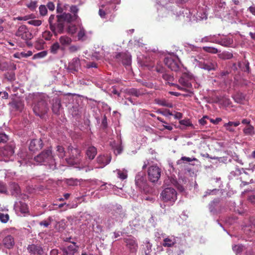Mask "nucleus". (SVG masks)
<instances>
[{
  "label": "nucleus",
  "mask_w": 255,
  "mask_h": 255,
  "mask_svg": "<svg viewBox=\"0 0 255 255\" xmlns=\"http://www.w3.org/2000/svg\"><path fill=\"white\" fill-rule=\"evenodd\" d=\"M79 10L77 6L73 5L70 8L71 13L63 12L57 15L51 14L49 16L48 19L49 27L55 36L64 33L66 23L77 20L79 18L78 15Z\"/></svg>",
  "instance_id": "obj_1"
},
{
  "label": "nucleus",
  "mask_w": 255,
  "mask_h": 255,
  "mask_svg": "<svg viewBox=\"0 0 255 255\" xmlns=\"http://www.w3.org/2000/svg\"><path fill=\"white\" fill-rule=\"evenodd\" d=\"M155 102L156 104L160 106H164L168 108L173 107V104L172 103L167 102L164 99H155Z\"/></svg>",
  "instance_id": "obj_26"
},
{
  "label": "nucleus",
  "mask_w": 255,
  "mask_h": 255,
  "mask_svg": "<svg viewBox=\"0 0 255 255\" xmlns=\"http://www.w3.org/2000/svg\"><path fill=\"white\" fill-rule=\"evenodd\" d=\"M61 107V101L59 98H56L53 100L52 110L55 114H58Z\"/></svg>",
  "instance_id": "obj_20"
},
{
  "label": "nucleus",
  "mask_w": 255,
  "mask_h": 255,
  "mask_svg": "<svg viewBox=\"0 0 255 255\" xmlns=\"http://www.w3.org/2000/svg\"><path fill=\"white\" fill-rule=\"evenodd\" d=\"M7 192L5 186L0 182V193H5Z\"/></svg>",
  "instance_id": "obj_61"
},
{
  "label": "nucleus",
  "mask_w": 255,
  "mask_h": 255,
  "mask_svg": "<svg viewBox=\"0 0 255 255\" xmlns=\"http://www.w3.org/2000/svg\"><path fill=\"white\" fill-rule=\"evenodd\" d=\"M125 216L124 212L123 211L122 207L119 205L117 207L116 210L113 214V217L108 218L107 221V225L108 228H111L114 226L116 222H121L123 217Z\"/></svg>",
  "instance_id": "obj_5"
},
{
  "label": "nucleus",
  "mask_w": 255,
  "mask_h": 255,
  "mask_svg": "<svg viewBox=\"0 0 255 255\" xmlns=\"http://www.w3.org/2000/svg\"><path fill=\"white\" fill-rule=\"evenodd\" d=\"M107 158L105 156L100 155L97 158V162L99 163L102 164L103 166L108 164L110 162L111 158L108 161H107Z\"/></svg>",
  "instance_id": "obj_32"
},
{
  "label": "nucleus",
  "mask_w": 255,
  "mask_h": 255,
  "mask_svg": "<svg viewBox=\"0 0 255 255\" xmlns=\"http://www.w3.org/2000/svg\"><path fill=\"white\" fill-rule=\"evenodd\" d=\"M28 23L30 25H34L35 26H38L41 24L42 22L40 20L33 19V20H31L28 21Z\"/></svg>",
  "instance_id": "obj_49"
},
{
  "label": "nucleus",
  "mask_w": 255,
  "mask_h": 255,
  "mask_svg": "<svg viewBox=\"0 0 255 255\" xmlns=\"http://www.w3.org/2000/svg\"><path fill=\"white\" fill-rule=\"evenodd\" d=\"M217 35H210L209 36H206L202 38L200 40V42L203 43L213 42L217 43Z\"/></svg>",
  "instance_id": "obj_23"
},
{
  "label": "nucleus",
  "mask_w": 255,
  "mask_h": 255,
  "mask_svg": "<svg viewBox=\"0 0 255 255\" xmlns=\"http://www.w3.org/2000/svg\"><path fill=\"white\" fill-rule=\"evenodd\" d=\"M59 40L60 43L63 46L69 45L72 42V39L66 35L61 36Z\"/></svg>",
  "instance_id": "obj_24"
},
{
  "label": "nucleus",
  "mask_w": 255,
  "mask_h": 255,
  "mask_svg": "<svg viewBox=\"0 0 255 255\" xmlns=\"http://www.w3.org/2000/svg\"><path fill=\"white\" fill-rule=\"evenodd\" d=\"M127 94L135 96L136 97H139L145 94V91L143 89H137L136 88H130L127 90Z\"/></svg>",
  "instance_id": "obj_18"
},
{
  "label": "nucleus",
  "mask_w": 255,
  "mask_h": 255,
  "mask_svg": "<svg viewBox=\"0 0 255 255\" xmlns=\"http://www.w3.org/2000/svg\"><path fill=\"white\" fill-rule=\"evenodd\" d=\"M135 183L140 190H144L147 186V181L145 177L140 173L135 176Z\"/></svg>",
  "instance_id": "obj_11"
},
{
  "label": "nucleus",
  "mask_w": 255,
  "mask_h": 255,
  "mask_svg": "<svg viewBox=\"0 0 255 255\" xmlns=\"http://www.w3.org/2000/svg\"><path fill=\"white\" fill-rule=\"evenodd\" d=\"M0 97L3 99H7L8 98V94L5 91L0 92Z\"/></svg>",
  "instance_id": "obj_62"
},
{
  "label": "nucleus",
  "mask_w": 255,
  "mask_h": 255,
  "mask_svg": "<svg viewBox=\"0 0 255 255\" xmlns=\"http://www.w3.org/2000/svg\"><path fill=\"white\" fill-rule=\"evenodd\" d=\"M116 58L126 65H130L131 63V55L128 53H118L116 55Z\"/></svg>",
  "instance_id": "obj_13"
},
{
  "label": "nucleus",
  "mask_w": 255,
  "mask_h": 255,
  "mask_svg": "<svg viewBox=\"0 0 255 255\" xmlns=\"http://www.w3.org/2000/svg\"><path fill=\"white\" fill-rule=\"evenodd\" d=\"M27 250L28 253L32 255H42L44 254L43 245L41 242L38 241L28 245Z\"/></svg>",
  "instance_id": "obj_6"
},
{
  "label": "nucleus",
  "mask_w": 255,
  "mask_h": 255,
  "mask_svg": "<svg viewBox=\"0 0 255 255\" xmlns=\"http://www.w3.org/2000/svg\"><path fill=\"white\" fill-rule=\"evenodd\" d=\"M251 224L246 226L244 229L245 234L249 237H252L255 235V219L253 221L251 220Z\"/></svg>",
  "instance_id": "obj_15"
},
{
  "label": "nucleus",
  "mask_w": 255,
  "mask_h": 255,
  "mask_svg": "<svg viewBox=\"0 0 255 255\" xmlns=\"http://www.w3.org/2000/svg\"><path fill=\"white\" fill-rule=\"evenodd\" d=\"M80 49V47L76 45H71L69 48V50L70 52L73 53L76 52Z\"/></svg>",
  "instance_id": "obj_59"
},
{
  "label": "nucleus",
  "mask_w": 255,
  "mask_h": 255,
  "mask_svg": "<svg viewBox=\"0 0 255 255\" xmlns=\"http://www.w3.org/2000/svg\"><path fill=\"white\" fill-rule=\"evenodd\" d=\"M15 35L20 37L22 39L27 41L32 38V35L28 30L27 27L22 25L19 27L16 32Z\"/></svg>",
  "instance_id": "obj_9"
},
{
  "label": "nucleus",
  "mask_w": 255,
  "mask_h": 255,
  "mask_svg": "<svg viewBox=\"0 0 255 255\" xmlns=\"http://www.w3.org/2000/svg\"><path fill=\"white\" fill-rule=\"evenodd\" d=\"M47 51H45V50L42 51L38 52L36 54H35L33 56V59H36L42 58L45 57L47 55Z\"/></svg>",
  "instance_id": "obj_40"
},
{
  "label": "nucleus",
  "mask_w": 255,
  "mask_h": 255,
  "mask_svg": "<svg viewBox=\"0 0 255 255\" xmlns=\"http://www.w3.org/2000/svg\"><path fill=\"white\" fill-rule=\"evenodd\" d=\"M118 177L122 180L126 179L128 177L127 171H123L120 170H118Z\"/></svg>",
  "instance_id": "obj_44"
},
{
  "label": "nucleus",
  "mask_w": 255,
  "mask_h": 255,
  "mask_svg": "<svg viewBox=\"0 0 255 255\" xmlns=\"http://www.w3.org/2000/svg\"><path fill=\"white\" fill-rule=\"evenodd\" d=\"M224 127L226 128V130L230 132H234L235 129L232 127V125H229L228 123L224 125Z\"/></svg>",
  "instance_id": "obj_58"
},
{
  "label": "nucleus",
  "mask_w": 255,
  "mask_h": 255,
  "mask_svg": "<svg viewBox=\"0 0 255 255\" xmlns=\"http://www.w3.org/2000/svg\"><path fill=\"white\" fill-rule=\"evenodd\" d=\"M244 132L247 135H253L255 133L254 128L252 125H249L243 130Z\"/></svg>",
  "instance_id": "obj_34"
},
{
  "label": "nucleus",
  "mask_w": 255,
  "mask_h": 255,
  "mask_svg": "<svg viewBox=\"0 0 255 255\" xmlns=\"http://www.w3.org/2000/svg\"><path fill=\"white\" fill-rule=\"evenodd\" d=\"M179 83L185 88H190L192 87L191 83L187 75H184L180 77L179 79Z\"/></svg>",
  "instance_id": "obj_19"
},
{
  "label": "nucleus",
  "mask_w": 255,
  "mask_h": 255,
  "mask_svg": "<svg viewBox=\"0 0 255 255\" xmlns=\"http://www.w3.org/2000/svg\"><path fill=\"white\" fill-rule=\"evenodd\" d=\"M164 63L172 71H177L179 69V61L177 58L166 57L164 59Z\"/></svg>",
  "instance_id": "obj_10"
},
{
  "label": "nucleus",
  "mask_w": 255,
  "mask_h": 255,
  "mask_svg": "<svg viewBox=\"0 0 255 255\" xmlns=\"http://www.w3.org/2000/svg\"><path fill=\"white\" fill-rule=\"evenodd\" d=\"M179 123L181 125L184 126L185 127H193V124L191 123L189 119H184L179 121Z\"/></svg>",
  "instance_id": "obj_43"
},
{
  "label": "nucleus",
  "mask_w": 255,
  "mask_h": 255,
  "mask_svg": "<svg viewBox=\"0 0 255 255\" xmlns=\"http://www.w3.org/2000/svg\"><path fill=\"white\" fill-rule=\"evenodd\" d=\"M5 78L8 81H14L15 80V74L13 72H8L4 75Z\"/></svg>",
  "instance_id": "obj_42"
},
{
  "label": "nucleus",
  "mask_w": 255,
  "mask_h": 255,
  "mask_svg": "<svg viewBox=\"0 0 255 255\" xmlns=\"http://www.w3.org/2000/svg\"><path fill=\"white\" fill-rule=\"evenodd\" d=\"M17 206L18 207L21 213H27L28 212V206L25 203L22 201H19L17 203Z\"/></svg>",
  "instance_id": "obj_28"
},
{
  "label": "nucleus",
  "mask_w": 255,
  "mask_h": 255,
  "mask_svg": "<svg viewBox=\"0 0 255 255\" xmlns=\"http://www.w3.org/2000/svg\"><path fill=\"white\" fill-rule=\"evenodd\" d=\"M209 117L207 116H204L202 118L199 120V123L200 125L204 126L207 124L206 119H209Z\"/></svg>",
  "instance_id": "obj_57"
},
{
  "label": "nucleus",
  "mask_w": 255,
  "mask_h": 255,
  "mask_svg": "<svg viewBox=\"0 0 255 255\" xmlns=\"http://www.w3.org/2000/svg\"><path fill=\"white\" fill-rule=\"evenodd\" d=\"M68 25L67 26L66 31L68 33L73 35L75 34L77 31V27L75 25L72 24L71 23H67Z\"/></svg>",
  "instance_id": "obj_31"
},
{
  "label": "nucleus",
  "mask_w": 255,
  "mask_h": 255,
  "mask_svg": "<svg viewBox=\"0 0 255 255\" xmlns=\"http://www.w3.org/2000/svg\"><path fill=\"white\" fill-rule=\"evenodd\" d=\"M73 245H70L68 246L66 249L68 250V251L71 254L72 253L73 254H74L75 253H76L78 249V246L76 245V243L72 242Z\"/></svg>",
  "instance_id": "obj_37"
},
{
  "label": "nucleus",
  "mask_w": 255,
  "mask_h": 255,
  "mask_svg": "<svg viewBox=\"0 0 255 255\" xmlns=\"http://www.w3.org/2000/svg\"><path fill=\"white\" fill-rule=\"evenodd\" d=\"M80 68V60L77 57L73 58L68 64V69L72 73L77 72Z\"/></svg>",
  "instance_id": "obj_14"
},
{
  "label": "nucleus",
  "mask_w": 255,
  "mask_h": 255,
  "mask_svg": "<svg viewBox=\"0 0 255 255\" xmlns=\"http://www.w3.org/2000/svg\"><path fill=\"white\" fill-rule=\"evenodd\" d=\"M43 36L46 40H49L51 39L52 34L50 31H45Z\"/></svg>",
  "instance_id": "obj_56"
},
{
  "label": "nucleus",
  "mask_w": 255,
  "mask_h": 255,
  "mask_svg": "<svg viewBox=\"0 0 255 255\" xmlns=\"http://www.w3.org/2000/svg\"><path fill=\"white\" fill-rule=\"evenodd\" d=\"M39 13L41 15L45 16L47 13V7L44 5H41L39 7Z\"/></svg>",
  "instance_id": "obj_46"
},
{
  "label": "nucleus",
  "mask_w": 255,
  "mask_h": 255,
  "mask_svg": "<svg viewBox=\"0 0 255 255\" xmlns=\"http://www.w3.org/2000/svg\"><path fill=\"white\" fill-rule=\"evenodd\" d=\"M15 244L14 238L11 235L5 236L2 240V246L7 249H11L13 248Z\"/></svg>",
  "instance_id": "obj_16"
},
{
  "label": "nucleus",
  "mask_w": 255,
  "mask_h": 255,
  "mask_svg": "<svg viewBox=\"0 0 255 255\" xmlns=\"http://www.w3.org/2000/svg\"><path fill=\"white\" fill-rule=\"evenodd\" d=\"M120 1L121 0H112L109 1L108 3L110 5V8L114 10L116 7L114 4L120 3Z\"/></svg>",
  "instance_id": "obj_52"
},
{
  "label": "nucleus",
  "mask_w": 255,
  "mask_h": 255,
  "mask_svg": "<svg viewBox=\"0 0 255 255\" xmlns=\"http://www.w3.org/2000/svg\"><path fill=\"white\" fill-rule=\"evenodd\" d=\"M8 105L10 106L11 109L15 111H21L23 108V103L19 100H13L9 103Z\"/></svg>",
  "instance_id": "obj_17"
},
{
  "label": "nucleus",
  "mask_w": 255,
  "mask_h": 255,
  "mask_svg": "<svg viewBox=\"0 0 255 255\" xmlns=\"http://www.w3.org/2000/svg\"><path fill=\"white\" fill-rule=\"evenodd\" d=\"M217 43L224 46L228 47L233 43V40L231 38L226 37L220 40H217Z\"/></svg>",
  "instance_id": "obj_21"
},
{
  "label": "nucleus",
  "mask_w": 255,
  "mask_h": 255,
  "mask_svg": "<svg viewBox=\"0 0 255 255\" xmlns=\"http://www.w3.org/2000/svg\"><path fill=\"white\" fill-rule=\"evenodd\" d=\"M232 249L236 254L238 255L244 251V247L242 245H235L233 246Z\"/></svg>",
  "instance_id": "obj_36"
},
{
  "label": "nucleus",
  "mask_w": 255,
  "mask_h": 255,
  "mask_svg": "<svg viewBox=\"0 0 255 255\" xmlns=\"http://www.w3.org/2000/svg\"><path fill=\"white\" fill-rule=\"evenodd\" d=\"M59 44L57 42H56L51 45V46L50 47V50L51 53L55 54L57 53L58 50L59 49Z\"/></svg>",
  "instance_id": "obj_39"
},
{
  "label": "nucleus",
  "mask_w": 255,
  "mask_h": 255,
  "mask_svg": "<svg viewBox=\"0 0 255 255\" xmlns=\"http://www.w3.org/2000/svg\"><path fill=\"white\" fill-rule=\"evenodd\" d=\"M233 98L236 103L240 104L242 103L245 99L244 95L241 93H236L233 96Z\"/></svg>",
  "instance_id": "obj_27"
},
{
  "label": "nucleus",
  "mask_w": 255,
  "mask_h": 255,
  "mask_svg": "<svg viewBox=\"0 0 255 255\" xmlns=\"http://www.w3.org/2000/svg\"><path fill=\"white\" fill-rule=\"evenodd\" d=\"M48 220L49 221H42L39 223V225L40 226H43L45 227H47L51 223V218L49 217Z\"/></svg>",
  "instance_id": "obj_53"
},
{
  "label": "nucleus",
  "mask_w": 255,
  "mask_h": 255,
  "mask_svg": "<svg viewBox=\"0 0 255 255\" xmlns=\"http://www.w3.org/2000/svg\"><path fill=\"white\" fill-rule=\"evenodd\" d=\"M123 241L129 252L130 253L136 254L138 249V243L135 238L130 236L124 238Z\"/></svg>",
  "instance_id": "obj_8"
},
{
  "label": "nucleus",
  "mask_w": 255,
  "mask_h": 255,
  "mask_svg": "<svg viewBox=\"0 0 255 255\" xmlns=\"http://www.w3.org/2000/svg\"><path fill=\"white\" fill-rule=\"evenodd\" d=\"M9 220V215L7 214L0 213V221L3 223H6Z\"/></svg>",
  "instance_id": "obj_47"
},
{
  "label": "nucleus",
  "mask_w": 255,
  "mask_h": 255,
  "mask_svg": "<svg viewBox=\"0 0 255 255\" xmlns=\"http://www.w3.org/2000/svg\"><path fill=\"white\" fill-rule=\"evenodd\" d=\"M197 65L201 69L208 71L215 70L217 68V63L212 59L207 56L205 58H199V60L195 59Z\"/></svg>",
  "instance_id": "obj_2"
},
{
  "label": "nucleus",
  "mask_w": 255,
  "mask_h": 255,
  "mask_svg": "<svg viewBox=\"0 0 255 255\" xmlns=\"http://www.w3.org/2000/svg\"><path fill=\"white\" fill-rule=\"evenodd\" d=\"M203 49L205 51L213 54H216L218 52V50L217 48L212 47L205 46L203 47Z\"/></svg>",
  "instance_id": "obj_41"
},
{
  "label": "nucleus",
  "mask_w": 255,
  "mask_h": 255,
  "mask_svg": "<svg viewBox=\"0 0 255 255\" xmlns=\"http://www.w3.org/2000/svg\"><path fill=\"white\" fill-rule=\"evenodd\" d=\"M160 198L164 202L173 203L177 200V192L172 188H166L160 193Z\"/></svg>",
  "instance_id": "obj_3"
},
{
  "label": "nucleus",
  "mask_w": 255,
  "mask_h": 255,
  "mask_svg": "<svg viewBox=\"0 0 255 255\" xmlns=\"http://www.w3.org/2000/svg\"><path fill=\"white\" fill-rule=\"evenodd\" d=\"M197 160V159L196 158H190V157H187L185 156L182 157L179 160H178L177 161V164L178 165H182L183 163L184 162H191L192 161H195Z\"/></svg>",
  "instance_id": "obj_33"
},
{
  "label": "nucleus",
  "mask_w": 255,
  "mask_h": 255,
  "mask_svg": "<svg viewBox=\"0 0 255 255\" xmlns=\"http://www.w3.org/2000/svg\"><path fill=\"white\" fill-rule=\"evenodd\" d=\"M30 18V16L29 15H26L24 16H18L15 18L16 19L18 20H24L26 21Z\"/></svg>",
  "instance_id": "obj_63"
},
{
  "label": "nucleus",
  "mask_w": 255,
  "mask_h": 255,
  "mask_svg": "<svg viewBox=\"0 0 255 255\" xmlns=\"http://www.w3.org/2000/svg\"><path fill=\"white\" fill-rule=\"evenodd\" d=\"M32 54V52L31 51H28L26 52H21L20 53H17L14 54V57L20 59L22 57H28L29 56H31Z\"/></svg>",
  "instance_id": "obj_30"
},
{
  "label": "nucleus",
  "mask_w": 255,
  "mask_h": 255,
  "mask_svg": "<svg viewBox=\"0 0 255 255\" xmlns=\"http://www.w3.org/2000/svg\"><path fill=\"white\" fill-rule=\"evenodd\" d=\"M1 128H0V130ZM8 139V136L4 132L0 131V142L5 143Z\"/></svg>",
  "instance_id": "obj_48"
},
{
  "label": "nucleus",
  "mask_w": 255,
  "mask_h": 255,
  "mask_svg": "<svg viewBox=\"0 0 255 255\" xmlns=\"http://www.w3.org/2000/svg\"><path fill=\"white\" fill-rule=\"evenodd\" d=\"M149 180L153 183L157 182L160 177L161 169L156 165L150 166L147 170Z\"/></svg>",
  "instance_id": "obj_7"
},
{
  "label": "nucleus",
  "mask_w": 255,
  "mask_h": 255,
  "mask_svg": "<svg viewBox=\"0 0 255 255\" xmlns=\"http://www.w3.org/2000/svg\"><path fill=\"white\" fill-rule=\"evenodd\" d=\"M66 183L69 186H75L77 185L78 180L73 178L68 179L66 180Z\"/></svg>",
  "instance_id": "obj_50"
},
{
  "label": "nucleus",
  "mask_w": 255,
  "mask_h": 255,
  "mask_svg": "<svg viewBox=\"0 0 255 255\" xmlns=\"http://www.w3.org/2000/svg\"><path fill=\"white\" fill-rule=\"evenodd\" d=\"M211 123H213L214 125H217L219 122L222 121V119L221 118H217L216 119H209Z\"/></svg>",
  "instance_id": "obj_60"
},
{
  "label": "nucleus",
  "mask_w": 255,
  "mask_h": 255,
  "mask_svg": "<svg viewBox=\"0 0 255 255\" xmlns=\"http://www.w3.org/2000/svg\"><path fill=\"white\" fill-rule=\"evenodd\" d=\"M233 57V54L228 51L224 52L220 55V57L223 60L230 59L232 58Z\"/></svg>",
  "instance_id": "obj_38"
},
{
  "label": "nucleus",
  "mask_w": 255,
  "mask_h": 255,
  "mask_svg": "<svg viewBox=\"0 0 255 255\" xmlns=\"http://www.w3.org/2000/svg\"><path fill=\"white\" fill-rule=\"evenodd\" d=\"M101 126L103 128H106L108 127L107 118L106 115H104L102 121Z\"/></svg>",
  "instance_id": "obj_54"
},
{
  "label": "nucleus",
  "mask_w": 255,
  "mask_h": 255,
  "mask_svg": "<svg viewBox=\"0 0 255 255\" xmlns=\"http://www.w3.org/2000/svg\"><path fill=\"white\" fill-rule=\"evenodd\" d=\"M97 153V149L94 146H90L86 151V155L89 159H93Z\"/></svg>",
  "instance_id": "obj_22"
},
{
  "label": "nucleus",
  "mask_w": 255,
  "mask_h": 255,
  "mask_svg": "<svg viewBox=\"0 0 255 255\" xmlns=\"http://www.w3.org/2000/svg\"><path fill=\"white\" fill-rule=\"evenodd\" d=\"M110 9H111V8H109L108 9L106 8V10H104L102 8H100L99 11V14L100 16L102 18H105L106 13H110L111 12V10Z\"/></svg>",
  "instance_id": "obj_45"
},
{
  "label": "nucleus",
  "mask_w": 255,
  "mask_h": 255,
  "mask_svg": "<svg viewBox=\"0 0 255 255\" xmlns=\"http://www.w3.org/2000/svg\"><path fill=\"white\" fill-rule=\"evenodd\" d=\"M27 6L31 10H34L37 7V1H31L27 4Z\"/></svg>",
  "instance_id": "obj_51"
},
{
  "label": "nucleus",
  "mask_w": 255,
  "mask_h": 255,
  "mask_svg": "<svg viewBox=\"0 0 255 255\" xmlns=\"http://www.w3.org/2000/svg\"><path fill=\"white\" fill-rule=\"evenodd\" d=\"M8 64L6 62H0V70L5 71L8 69Z\"/></svg>",
  "instance_id": "obj_55"
},
{
  "label": "nucleus",
  "mask_w": 255,
  "mask_h": 255,
  "mask_svg": "<svg viewBox=\"0 0 255 255\" xmlns=\"http://www.w3.org/2000/svg\"><path fill=\"white\" fill-rule=\"evenodd\" d=\"M176 243L175 239L173 238L171 239L169 238H166L163 240L162 246L165 247H171L174 246Z\"/></svg>",
  "instance_id": "obj_25"
},
{
  "label": "nucleus",
  "mask_w": 255,
  "mask_h": 255,
  "mask_svg": "<svg viewBox=\"0 0 255 255\" xmlns=\"http://www.w3.org/2000/svg\"><path fill=\"white\" fill-rule=\"evenodd\" d=\"M77 37L79 40L84 41L87 39L86 31L83 27H80V30L78 31Z\"/></svg>",
  "instance_id": "obj_29"
},
{
  "label": "nucleus",
  "mask_w": 255,
  "mask_h": 255,
  "mask_svg": "<svg viewBox=\"0 0 255 255\" xmlns=\"http://www.w3.org/2000/svg\"><path fill=\"white\" fill-rule=\"evenodd\" d=\"M112 148L114 150L115 154L117 155L122 153L123 148L122 144H112Z\"/></svg>",
  "instance_id": "obj_35"
},
{
  "label": "nucleus",
  "mask_w": 255,
  "mask_h": 255,
  "mask_svg": "<svg viewBox=\"0 0 255 255\" xmlns=\"http://www.w3.org/2000/svg\"><path fill=\"white\" fill-rule=\"evenodd\" d=\"M47 6L50 10H53L55 9V5L52 2H48Z\"/></svg>",
  "instance_id": "obj_64"
},
{
  "label": "nucleus",
  "mask_w": 255,
  "mask_h": 255,
  "mask_svg": "<svg viewBox=\"0 0 255 255\" xmlns=\"http://www.w3.org/2000/svg\"><path fill=\"white\" fill-rule=\"evenodd\" d=\"M48 104L46 101L43 99H41L36 103H35L33 107V111L34 114L42 118L46 114L48 111Z\"/></svg>",
  "instance_id": "obj_4"
},
{
  "label": "nucleus",
  "mask_w": 255,
  "mask_h": 255,
  "mask_svg": "<svg viewBox=\"0 0 255 255\" xmlns=\"http://www.w3.org/2000/svg\"><path fill=\"white\" fill-rule=\"evenodd\" d=\"M51 155V151L50 149L46 150L34 157V160L38 163L46 162Z\"/></svg>",
  "instance_id": "obj_12"
}]
</instances>
